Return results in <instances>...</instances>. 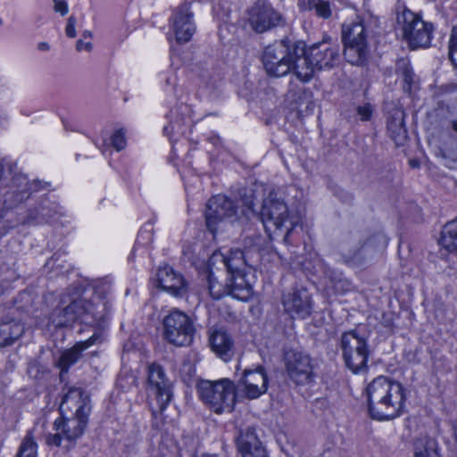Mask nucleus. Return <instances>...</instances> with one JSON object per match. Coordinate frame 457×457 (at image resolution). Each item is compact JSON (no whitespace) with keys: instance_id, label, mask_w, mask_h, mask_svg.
<instances>
[{"instance_id":"f257e3e1","label":"nucleus","mask_w":457,"mask_h":457,"mask_svg":"<svg viewBox=\"0 0 457 457\" xmlns=\"http://www.w3.org/2000/svg\"><path fill=\"white\" fill-rule=\"evenodd\" d=\"M89 396L80 387H71L64 394L60 404L62 418L55 420L54 426L58 432L48 436V445L61 446L65 439L69 445L68 450L73 443L79 438L87 424L88 414L91 410Z\"/></svg>"},{"instance_id":"f03ea898","label":"nucleus","mask_w":457,"mask_h":457,"mask_svg":"<svg viewBox=\"0 0 457 457\" xmlns=\"http://www.w3.org/2000/svg\"><path fill=\"white\" fill-rule=\"evenodd\" d=\"M366 395L369 414L377 420H391L399 417L407 399L405 387L385 376H379L368 384Z\"/></svg>"},{"instance_id":"7ed1b4c3","label":"nucleus","mask_w":457,"mask_h":457,"mask_svg":"<svg viewBox=\"0 0 457 457\" xmlns=\"http://www.w3.org/2000/svg\"><path fill=\"white\" fill-rule=\"evenodd\" d=\"M104 318V307L87 301L78 288L67 289L62 295L59 305L53 311L50 320L54 327L71 325L80 320L81 322L94 323Z\"/></svg>"},{"instance_id":"20e7f679","label":"nucleus","mask_w":457,"mask_h":457,"mask_svg":"<svg viewBox=\"0 0 457 457\" xmlns=\"http://www.w3.org/2000/svg\"><path fill=\"white\" fill-rule=\"evenodd\" d=\"M386 245L387 238L382 234L365 237L359 231H355L344 236L339 244V252L346 265L358 268L369 263Z\"/></svg>"},{"instance_id":"39448f33","label":"nucleus","mask_w":457,"mask_h":457,"mask_svg":"<svg viewBox=\"0 0 457 457\" xmlns=\"http://www.w3.org/2000/svg\"><path fill=\"white\" fill-rule=\"evenodd\" d=\"M260 219L269 235L272 228L276 233L284 228L286 232L283 235V242L286 245L291 244V237L300 222V218L297 215L289 212L282 195L275 191L270 192L263 200Z\"/></svg>"},{"instance_id":"423d86ee","label":"nucleus","mask_w":457,"mask_h":457,"mask_svg":"<svg viewBox=\"0 0 457 457\" xmlns=\"http://www.w3.org/2000/svg\"><path fill=\"white\" fill-rule=\"evenodd\" d=\"M196 389L201 400L214 412H231L236 403V386L228 378L201 380Z\"/></svg>"},{"instance_id":"0eeeda50","label":"nucleus","mask_w":457,"mask_h":457,"mask_svg":"<svg viewBox=\"0 0 457 457\" xmlns=\"http://www.w3.org/2000/svg\"><path fill=\"white\" fill-rule=\"evenodd\" d=\"M342 41L344 43V56L354 65H363L369 55L368 30L363 20L342 26Z\"/></svg>"},{"instance_id":"6e6552de","label":"nucleus","mask_w":457,"mask_h":457,"mask_svg":"<svg viewBox=\"0 0 457 457\" xmlns=\"http://www.w3.org/2000/svg\"><path fill=\"white\" fill-rule=\"evenodd\" d=\"M163 338L175 346L189 345L194 338L195 328L191 319L183 312L171 311L162 320Z\"/></svg>"},{"instance_id":"1a4fd4ad","label":"nucleus","mask_w":457,"mask_h":457,"mask_svg":"<svg viewBox=\"0 0 457 457\" xmlns=\"http://www.w3.org/2000/svg\"><path fill=\"white\" fill-rule=\"evenodd\" d=\"M340 347L346 367L353 373L366 368L370 355L367 338L361 336L356 329L343 333Z\"/></svg>"},{"instance_id":"9d476101","label":"nucleus","mask_w":457,"mask_h":457,"mask_svg":"<svg viewBox=\"0 0 457 457\" xmlns=\"http://www.w3.org/2000/svg\"><path fill=\"white\" fill-rule=\"evenodd\" d=\"M292 43V39L286 37L265 47L262 61L270 77L280 78L290 72Z\"/></svg>"},{"instance_id":"9b49d317","label":"nucleus","mask_w":457,"mask_h":457,"mask_svg":"<svg viewBox=\"0 0 457 457\" xmlns=\"http://www.w3.org/2000/svg\"><path fill=\"white\" fill-rule=\"evenodd\" d=\"M403 24V34L411 49L428 47L430 45L433 24L424 21L418 14L404 10L397 18Z\"/></svg>"},{"instance_id":"f8f14e48","label":"nucleus","mask_w":457,"mask_h":457,"mask_svg":"<svg viewBox=\"0 0 457 457\" xmlns=\"http://www.w3.org/2000/svg\"><path fill=\"white\" fill-rule=\"evenodd\" d=\"M248 22L256 33H264L285 24L283 15L266 0H257L248 10Z\"/></svg>"},{"instance_id":"ddd939ff","label":"nucleus","mask_w":457,"mask_h":457,"mask_svg":"<svg viewBox=\"0 0 457 457\" xmlns=\"http://www.w3.org/2000/svg\"><path fill=\"white\" fill-rule=\"evenodd\" d=\"M237 207L226 195H218L209 199L205 212L206 227L213 235L226 220L237 216Z\"/></svg>"},{"instance_id":"4468645a","label":"nucleus","mask_w":457,"mask_h":457,"mask_svg":"<svg viewBox=\"0 0 457 457\" xmlns=\"http://www.w3.org/2000/svg\"><path fill=\"white\" fill-rule=\"evenodd\" d=\"M171 382L167 378L163 368L156 363L149 367L148 395H154L157 401L159 411L162 412L172 398Z\"/></svg>"},{"instance_id":"2eb2a0df","label":"nucleus","mask_w":457,"mask_h":457,"mask_svg":"<svg viewBox=\"0 0 457 457\" xmlns=\"http://www.w3.org/2000/svg\"><path fill=\"white\" fill-rule=\"evenodd\" d=\"M284 361L288 378L298 385H304L312 380V365L308 354L295 350L285 353Z\"/></svg>"},{"instance_id":"dca6fc26","label":"nucleus","mask_w":457,"mask_h":457,"mask_svg":"<svg viewBox=\"0 0 457 457\" xmlns=\"http://www.w3.org/2000/svg\"><path fill=\"white\" fill-rule=\"evenodd\" d=\"M290 62V72H293L301 81L308 82L313 77L316 68L310 58L309 49L306 50L305 42L293 40Z\"/></svg>"},{"instance_id":"f3484780","label":"nucleus","mask_w":457,"mask_h":457,"mask_svg":"<svg viewBox=\"0 0 457 457\" xmlns=\"http://www.w3.org/2000/svg\"><path fill=\"white\" fill-rule=\"evenodd\" d=\"M282 303L287 313L302 319L308 317L312 309L311 294L304 287L293 288L290 292L284 294Z\"/></svg>"},{"instance_id":"a211bd4d","label":"nucleus","mask_w":457,"mask_h":457,"mask_svg":"<svg viewBox=\"0 0 457 457\" xmlns=\"http://www.w3.org/2000/svg\"><path fill=\"white\" fill-rule=\"evenodd\" d=\"M12 183L15 189L5 195L4 199V203L8 204L10 206L23 203L30 196L32 192H36L47 186L46 182L38 179L29 181L27 177L21 173H14Z\"/></svg>"},{"instance_id":"6ab92c4d","label":"nucleus","mask_w":457,"mask_h":457,"mask_svg":"<svg viewBox=\"0 0 457 457\" xmlns=\"http://www.w3.org/2000/svg\"><path fill=\"white\" fill-rule=\"evenodd\" d=\"M238 386H243L245 395L248 399H256L268 389V378L264 368L258 366L254 370H245Z\"/></svg>"},{"instance_id":"aec40b11","label":"nucleus","mask_w":457,"mask_h":457,"mask_svg":"<svg viewBox=\"0 0 457 457\" xmlns=\"http://www.w3.org/2000/svg\"><path fill=\"white\" fill-rule=\"evenodd\" d=\"M190 4L184 3L173 12V30L179 43L188 42L195 31Z\"/></svg>"},{"instance_id":"412c9836","label":"nucleus","mask_w":457,"mask_h":457,"mask_svg":"<svg viewBox=\"0 0 457 457\" xmlns=\"http://www.w3.org/2000/svg\"><path fill=\"white\" fill-rule=\"evenodd\" d=\"M158 286L173 296L183 297L188 291V285L184 277L170 266L165 265L157 271Z\"/></svg>"},{"instance_id":"4be33fe9","label":"nucleus","mask_w":457,"mask_h":457,"mask_svg":"<svg viewBox=\"0 0 457 457\" xmlns=\"http://www.w3.org/2000/svg\"><path fill=\"white\" fill-rule=\"evenodd\" d=\"M310 58L317 70L332 68L339 58V46L327 41L313 44L309 47Z\"/></svg>"},{"instance_id":"5701e85b","label":"nucleus","mask_w":457,"mask_h":457,"mask_svg":"<svg viewBox=\"0 0 457 457\" xmlns=\"http://www.w3.org/2000/svg\"><path fill=\"white\" fill-rule=\"evenodd\" d=\"M236 443L242 457H268L267 451L253 428L240 430Z\"/></svg>"},{"instance_id":"b1692460","label":"nucleus","mask_w":457,"mask_h":457,"mask_svg":"<svg viewBox=\"0 0 457 457\" xmlns=\"http://www.w3.org/2000/svg\"><path fill=\"white\" fill-rule=\"evenodd\" d=\"M212 350L224 361L229 360L234 353V342L223 328H214L210 335Z\"/></svg>"},{"instance_id":"393cba45","label":"nucleus","mask_w":457,"mask_h":457,"mask_svg":"<svg viewBox=\"0 0 457 457\" xmlns=\"http://www.w3.org/2000/svg\"><path fill=\"white\" fill-rule=\"evenodd\" d=\"M228 287L229 288V295L232 297L246 302L253 295V287L249 281L246 280V271L238 272L235 274H228Z\"/></svg>"},{"instance_id":"a878e982","label":"nucleus","mask_w":457,"mask_h":457,"mask_svg":"<svg viewBox=\"0 0 457 457\" xmlns=\"http://www.w3.org/2000/svg\"><path fill=\"white\" fill-rule=\"evenodd\" d=\"M96 339V336H92L86 341L78 342L72 348L62 353L57 361V366L61 370V377L68 371L71 365L78 361L81 357V353L91 346Z\"/></svg>"},{"instance_id":"bb28decb","label":"nucleus","mask_w":457,"mask_h":457,"mask_svg":"<svg viewBox=\"0 0 457 457\" xmlns=\"http://www.w3.org/2000/svg\"><path fill=\"white\" fill-rule=\"evenodd\" d=\"M222 262L227 269L228 274L244 272L246 268L253 266L252 258L247 253L240 249H231L227 254H222Z\"/></svg>"},{"instance_id":"cd10ccee","label":"nucleus","mask_w":457,"mask_h":457,"mask_svg":"<svg viewBox=\"0 0 457 457\" xmlns=\"http://www.w3.org/2000/svg\"><path fill=\"white\" fill-rule=\"evenodd\" d=\"M404 112L401 109H395L387 119V131L390 137L397 145H403L407 139L408 133L404 126Z\"/></svg>"},{"instance_id":"c85d7f7f","label":"nucleus","mask_w":457,"mask_h":457,"mask_svg":"<svg viewBox=\"0 0 457 457\" xmlns=\"http://www.w3.org/2000/svg\"><path fill=\"white\" fill-rule=\"evenodd\" d=\"M24 332V326L20 322L9 321L0 324V346L12 345Z\"/></svg>"},{"instance_id":"c756f323","label":"nucleus","mask_w":457,"mask_h":457,"mask_svg":"<svg viewBox=\"0 0 457 457\" xmlns=\"http://www.w3.org/2000/svg\"><path fill=\"white\" fill-rule=\"evenodd\" d=\"M414 457H441L437 441L428 436L417 439L414 443Z\"/></svg>"},{"instance_id":"7c9ffc66","label":"nucleus","mask_w":457,"mask_h":457,"mask_svg":"<svg viewBox=\"0 0 457 457\" xmlns=\"http://www.w3.org/2000/svg\"><path fill=\"white\" fill-rule=\"evenodd\" d=\"M439 244L448 252H457V219L443 227Z\"/></svg>"},{"instance_id":"2f4dec72","label":"nucleus","mask_w":457,"mask_h":457,"mask_svg":"<svg viewBox=\"0 0 457 457\" xmlns=\"http://www.w3.org/2000/svg\"><path fill=\"white\" fill-rule=\"evenodd\" d=\"M206 281L208 284L210 295L213 299L219 300L224 295H229L228 282L226 284L220 282L212 270L206 271Z\"/></svg>"},{"instance_id":"473e14b6","label":"nucleus","mask_w":457,"mask_h":457,"mask_svg":"<svg viewBox=\"0 0 457 457\" xmlns=\"http://www.w3.org/2000/svg\"><path fill=\"white\" fill-rule=\"evenodd\" d=\"M396 71L402 76L405 83L404 91L410 92L414 83V73L406 60H400L396 65Z\"/></svg>"},{"instance_id":"72a5a7b5","label":"nucleus","mask_w":457,"mask_h":457,"mask_svg":"<svg viewBox=\"0 0 457 457\" xmlns=\"http://www.w3.org/2000/svg\"><path fill=\"white\" fill-rule=\"evenodd\" d=\"M37 444L32 435L29 433L22 440L16 457H37Z\"/></svg>"},{"instance_id":"f704fd0d","label":"nucleus","mask_w":457,"mask_h":457,"mask_svg":"<svg viewBox=\"0 0 457 457\" xmlns=\"http://www.w3.org/2000/svg\"><path fill=\"white\" fill-rule=\"evenodd\" d=\"M262 237L260 234L255 232L252 234H246L244 238L245 251L249 256L253 253H258L262 249Z\"/></svg>"},{"instance_id":"c9c22d12","label":"nucleus","mask_w":457,"mask_h":457,"mask_svg":"<svg viewBox=\"0 0 457 457\" xmlns=\"http://www.w3.org/2000/svg\"><path fill=\"white\" fill-rule=\"evenodd\" d=\"M308 10L315 11L317 16L322 19H328L332 14L330 4L325 0H308Z\"/></svg>"},{"instance_id":"e433bc0d","label":"nucleus","mask_w":457,"mask_h":457,"mask_svg":"<svg viewBox=\"0 0 457 457\" xmlns=\"http://www.w3.org/2000/svg\"><path fill=\"white\" fill-rule=\"evenodd\" d=\"M33 302L34 299L31 294L28 292H21L15 299L14 305L16 310L29 313L32 310Z\"/></svg>"},{"instance_id":"4c0bfd02","label":"nucleus","mask_w":457,"mask_h":457,"mask_svg":"<svg viewBox=\"0 0 457 457\" xmlns=\"http://www.w3.org/2000/svg\"><path fill=\"white\" fill-rule=\"evenodd\" d=\"M39 207L45 222L61 212V207L58 204L50 202L47 199L42 200V202L39 204Z\"/></svg>"},{"instance_id":"58836bf2","label":"nucleus","mask_w":457,"mask_h":457,"mask_svg":"<svg viewBox=\"0 0 457 457\" xmlns=\"http://www.w3.org/2000/svg\"><path fill=\"white\" fill-rule=\"evenodd\" d=\"M238 195L243 204L250 211L253 212L255 195V188L253 186L242 187L238 190Z\"/></svg>"},{"instance_id":"ea45409f","label":"nucleus","mask_w":457,"mask_h":457,"mask_svg":"<svg viewBox=\"0 0 457 457\" xmlns=\"http://www.w3.org/2000/svg\"><path fill=\"white\" fill-rule=\"evenodd\" d=\"M448 49L449 60L457 68V27L452 29Z\"/></svg>"},{"instance_id":"a19ab883","label":"nucleus","mask_w":457,"mask_h":457,"mask_svg":"<svg viewBox=\"0 0 457 457\" xmlns=\"http://www.w3.org/2000/svg\"><path fill=\"white\" fill-rule=\"evenodd\" d=\"M21 224L30 225V224H40L45 222L42 217L40 207L30 209L28 212L27 217L20 220Z\"/></svg>"},{"instance_id":"79ce46f5","label":"nucleus","mask_w":457,"mask_h":457,"mask_svg":"<svg viewBox=\"0 0 457 457\" xmlns=\"http://www.w3.org/2000/svg\"><path fill=\"white\" fill-rule=\"evenodd\" d=\"M111 142L116 151L123 150L127 145L124 129H120L116 130L111 137Z\"/></svg>"},{"instance_id":"37998d69","label":"nucleus","mask_w":457,"mask_h":457,"mask_svg":"<svg viewBox=\"0 0 457 457\" xmlns=\"http://www.w3.org/2000/svg\"><path fill=\"white\" fill-rule=\"evenodd\" d=\"M375 107L370 103L358 105L356 107V113L361 121H369L371 120L374 113Z\"/></svg>"},{"instance_id":"c03bdc74","label":"nucleus","mask_w":457,"mask_h":457,"mask_svg":"<svg viewBox=\"0 0 457 457\" xmlns=\"http://www.w3.org/2000/svg\"><path fill=\"white\" fill-rule=\"evenodd\" d=\"M76 24L77 19L75 18V16L71 15L67 20V24L65 27V34L68 37L74 38L76 37Z\"/></svg>"},{"instance_id":"a18cd8bd","label":"nucleus","mask_w":457,"mask_h":457,"mask_svg":"<svg viewBox=\"0 0 457 457\" xmlns=\"http://www.w3.org/2000/svg\"><path fill=\"white\" fill-rule=\"evenodd\" d=\"M53 2L54 12H59L62 16L68 13V4L64 0H53Z\"/></svg>"},{"instance_id":"49530a36","label":"nucleus","mask_w":457,"mask_h":457,"mask_svg":"<svg viewBox=\"0 0 457 457\" xmlns=\"http://www.w3.org/2000/svg\"><path fill=\"white\" fill-rule=\"evenodd\" d=\"M7 221H8L7 225H4L3 227L0 228V237L5 236L10 229H12V228L17 227L19 224H21L20 220H7Z\"/></svg>"},{"instance_id":"de8ad7c7","label":"nucleus","mask_w":457,"mask_h":457,"mask_svg":"<svg viewBox=\"0 0 457 457\" xmlns=\"http://www.w3.org/2000/svg\"><path fill=\"white\" fill-rule=\"evenodd\" d=\"M93 49V45L91 42H84L83 39H79L76 43V50L78 52H81L82 50H85L87 52H91Z\"/></svg>"},{"instance_id":"09e8293b","label":"nucleus","mask_w":457,"mask_h":457,"mask_svg":"<svg viewBox=\"0 0 457 457\" xmlns=\"http://www.w3.org/2000/svg\"><path fill=\"white\" fill-rule=\"evenodd\" d=\"M350 282L346 279H339L334 282V287L336 290L348 291L350 289Z\"/></svg>"},{"instance_id":"8fccbe9b","label":"nucleus","mask_w":457,"mask_h":457,"mask_svg":"<svg viewBox=\"0 0 457 457\" xmlns=\"http://www.w3.org/2000/svg\"><path fill=\"white\" fill-rule=\"evenodd\" d=\"M37 49L41 52H46L50 49V46L48 43L46 42H40L38 45H37Z\"/></svg>"},{"instance_id":"3c124183","label":"nucleus","mask_w":457,"mask_h":457,"mask_svg":"<svg viewBox=\"0 0 457 457\" xmlns=\"http://www.w3.org/2000/svg\"><path fill=\"white\" fill-rule=\"evenodd\" d=\"M449 129L452 132L455 133L457 137V119L452 120L449 122Z\"/></svg>"},{"instance_id":"603ef678","label":"nucleus","mask_w":457,"mask_h":457,"mask_svg":"<svg viewBox=\"0 0 457 457\" xmlns=\"http://www.w3.org/2000/svg\"><path fill=\"white\" fill-rule=\"evenodd\" d=\"M82 37L85 38V39L86 38H91L92 37V32L89 31V30L83 31Z\"/></svg>"},{"instance_id":"864d4df0","label":"nucleus","mask_w":457,"mask_h":457,"mask_svg":"<svg viewBox=\"0 0 457 457\" xmlns=\"http://www.w3.org/2000/svg\"><path fill=\"white\" fill-rule=\"evenodd\" d=\"M453 434H454L455 441L457 443V420L454 421V424H453Z\"/></svg>"},{"instance_id":"5fc2aeb1","label":"nucleus","mask_w":457,"mask_h":457,"mask_svg":"<svg viewBox=\"0 0 457 457\" xmlns=\"http://www.w3.org/2000/svg\"><path fill=\"white\" fill-rule=\"evenodd\" d=\"M198 457H218L216 454L202 453Z\"/></svg>"},{"instance_id":"6e6d98bb","label":"nucleus","mask_w":457,"mask_h":457,"mask_svg":"<svg viewBox=\"0 0 457 457\" xmlns=\"http://www.w3.org/2000/svg\"><path fill=\"white\" fill-rule=\"evenodd\" d=\"M16 167V164L13 163V164H10L9 165V170H10V173H14L13 171V169Z\"/></svg>"},{"instance_id":"4d7b16f0","label":"nucleus","mask_w":457,"mask_h":457,"mask_svg":"<svg viewBox=\"0 0 457 457\" xmlns=\"http://www.w3.org/2000/svg\"><path fill=\"white\" fill-rule=\"evenodd\" d=\"M163 131H164V133H165L166 135H169V133H170V128H169V127H165V128H164V129H163Z\"/></svg>"},{"instance_id":"13d9d810","label":"nucleus","mask_w":457,"mask_h":457,"mask_svg":"<svg viewBox=\"0 0 457 457\" xmlns=\"http://www.w3.org/2000/svg\"><path fill=\"white\" fill-rule=\"evenodd\" d=\"M253 212V214L255 216V218L260 217V213H259L258 215H256V214H255V212H254V211H253V212Z\"/></svg>"},{"instance_id":"bf43d9fd","label":"nucleus","mask_w":457,"mask_h":457,"mask_svg":"<svg viewBox=\"0 0 457 457\" xmlns=\"http://www.w3.org/2000/svg\"><path fill=\"white\" fill-rule=\"evenodd\" d=\"M411 164L412 166H415V162H414L413 161H411Z\"/></svg>"}]
</instances>
